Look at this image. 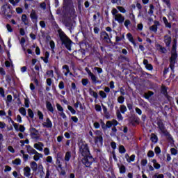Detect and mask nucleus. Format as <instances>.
<instances>
[{
  "mask_svg": "<svg viewBox=\"0 0 178 178\" xmlns=\"http://www.w3.org/2000/svg\"><path fill=\"white\" fill-rule=\"evenodd\" d=\"M19 113H21V115H22V116H26V115H27V111H26V108L24 107H21L19 109Z\"/></svg>",
  "mask_w": 178,
  "mask_h": 178,
  "instance_id": "35",
  "label": "nucleus"
},
{
  "mask_svg": "<svg viewBox=\"0 0 178 178\" xmlns=\"http://www.w3.org/2000/svg\"><path fill=\"white\" fill-rule=\"evenodd\" d=\"M100 124L102 126V129L104 130V131H106L107 128H106V124L102 120H101Z\"/></svg>",
  "mask_w": 178,
  "mask_h": 178,
  "instance_id": "46",
  "label": "nucleus"
},
{
  "mask_svg": "<svg viewBox=\"0 0 178 178\" xmlns=\"http://www.w3.org/2000/svg\"><path fill=\"white\" fill-rule=\"evenodd\" d=\"M159 49L160 51L162 52V54H166V52L168 51V50L166 49L165 47H163L161 44H159Z\"/></svg>",
  "mask_w": 178,
  "mask_h": 178,
  "instance_id": "48",
  "label": "nucleus"
},
{
  "mask_svg": "<svg viewBox=\"0 0 178 178\" xmlns=\"http://www.w3.org/2000/svg\"><path fill=\"white\" fill-rule=\"evenodd\" d=\"M100 37L102 38V40H105L106 42H111V38H109V34L106 33V31H104L100 33Z\"/></svg>",
  "mask_w": 178,
  "mask_h": 178,
  "instance_id": "10",
  "label": "nucleus"
},
{
  "mask_svg": "<svg viewBox=\"0 0 178 178\" xmlns=\"http://www.w3.org/2000/svg\"><path fill=\"white\" fill-rule=\"evenodd\" d=\"M145 67H146L147 70H149V71L154 70V66H152V64L147 65V66H145Z\"/></svg>",
  "mask_w": 178,
  "mask_h": 178,
  "instance_id": "63",
  "label": "nucleus"
},
{
  "mask_svg": "<svg viewBox=\"0 0 178 178\" xmlns=\"http://www.w3.org/2000/svg\"><path fill=\"white\" fill-rule=\"evenodd\" d=\"M24 106L25 108H30V99L24 98Z\"/></svg>",
  "mask_w": 178,
  "mask_h": 178,
  "instance_id": "39",
  "label": "nucleus"
},
{
  "mask_svg": "<svg viewBox=\"0 0 178 178\" xmlns=\"http://www.w3.org/2000/svg\"><path fill=\"white\" fill-rule=\"evenodd\" d=\"M70 158H72V152H67L65 156V161H66V162H69V161H70Z\"/></svg>",
  "mask_w": 178,
  "mask_h": 178,
  "instance_id": "31",
  "label": "nucleus"
},
{
  "mask_svg": "<svg viewBox=\"0 0 178 178\" xmlns=\"http://www.w3.org/2000/svg\"><path fill=\"white\" fill-rule=\"evenodd\" d=\"M115 21L118 22L119 24H123L124 23V17L122 14L118 13L115 17Z\"/></svg>",
  "mask_w": 178,
  "mask_h": 178,
  "instance_id": "9",
  "label": "nucleus"
},
{
  "mask_svg": "<svg viewBox=\"0 0 178 178\" xmlns=\"http://www.w3.org/2000/svg\"><path fill=\"white\" fill-rule=\"evenodd\" d=\"M42 125V127H46V129H52V121H51V119H49V118H47L46 119V122H43Z\"/></svg>",
  "mask_w": 178,
  "mask_h": 178,
  "instance_id": "11",
  "label": "nucleus"
},
{
  "mask_svg": "<svg viewBox=\"0 0 178 178\" xmlns=\"http://www.w3.org/2000/svg\"><path fill=\"white\" fill-rule=\"evenodd\" d=\"M119 111L121 113H122V115H124V113H126V112H127V107H126L125 105H121L120 106Z\"/></svg>",
  "mask_w": 178,
  "mask_h": 178,
  "instance_id": "30",
  "label": "nucleus"
},
{
  "mask_svg": "<svg viewBox=\"0 0 178 178\" xmlns=\"http://www.w3.org/2000/svg\"><path fill=\"white\" fill-rule=\"evenodd\" d=\"M28 116H29L31 119H34V112L33 110H31V108L28 109Z\"/></svg>",
  "mask_w": 178,
  "mask_h": 178,
  "instance_id": "38",
  "label": "nucleus"
},
{
  "mask_svg": "<svg viewBox=\"0 0 178 178\" xmlns=\"http://www.w3.org/2000/svg\"><path fill=\"white\" fill-rule=\"evenodd\" d=\"M30 166L33 172H37V170H38V164H37L35 161H32L30 164Z\"/></svg>",
  "mask_w": 178,
  "mask_h": 178,
  "instance_id": "21",
  "label": "nucleus"
},
{
  "mask_svg": "<svg viewBox=\"0 0 178 178\" xmlns=\"http://www.w3.org/2000/svg\"><path fill=\"white\" fill-rule=\"evenodd\" d=\"M56 108H57V111H58V112H63V107H62V106L59 104H56Z\"/></svg>",
  "mask_w": 178,
  "mask_h": 178,
  "instance_id": "56",
  "label": "nucleus"
},
{
  "mask_svg": "<svg viewBox=\"0 0 178 178\" xmlns=\"http://www.w3.org/2000/svg\"><path fill=\"white\" fill-rule=\"evenodd\" d=\"M90 94H92V96L95 99H98V93L97 92L92 90V89L90 88Z\"/></svg>",
  "mask_w": 178,
  "mask_h": 178,
  "instance_id": "41",
  "label": "nucleus"
},
{
  "mask_svg": "<svg viewBox=\"0 0 178 178\" xmlns=\"http://www.w3.org/2000/svg\"><path fill=\"white\" fill-rule=\"evenodd\" d=\"M10 120L11 121L12 124L13 125L15 129L16 130V131H19V124L17 123H15V121H13V120H12V118H10Z\"/></svg>",
  "mask_w": 178,
  "mask_h": 178,
  "instance_id": "32",
  "label": "nucleus"
},
{
  "mask_svg": "<svg viewBox=\"0 0 178 178\" xmlns=\"http://www.w3.org/2000/svg\"><path fill=\"white\" fill-rule=\"evenodd\" d=\"M163 2L165 3L168 9H172V4L170 3V0H163Z\"/></svg>",
  "mask_w": 178,
  "mask_h": 178,
  "instance_id": "40",
  "label": "nucleus"
},
{
  "mask_svg": "<svg viewBox=\"0 0 178 178\" xmlns=\"http://www.w3.org/2000/svg\"><path fill=\"white\" fill-rule=\"evenodd\" d=\"M82 85L85 87L88 84V79H83L81 81Z\"/></svg>",
  "mask_w": 178,
  "mask_h": 178,
  "instance_id": "60",
  "label": "nucleus"
},
{
  "mask_svg": "<svg viewBox=\"0 0 178 178\" xmlns=\"http://www.w3.org/2000/svg\"><path fill=\"white\" fill-rule=\"evenodd\" d=\"M117 9L119 10L120 13H126V9L123 6H117Z\"/></svg>",
  "mask_w": 178,
  "mask_h": 178,
  "instance_id": "50",
  "label": "nucleus"
},
{
  "mask_svg": "<svg viewBox=\"0 0 178 178\" xmlns=\"http://www.w3.org/2000/svg\"><path fill=\"white\" fill-rule=\"evenodd\" d=\"M79 152L82 156H87V155H91L90 152V147L86 142H81L79 144Z\"/></svg>",
  "mask_w": 178,
  "mask_h": 178,
  "instance_id": "4",
  "label": "nucleus"
},
{
  "mask_svg": "<svg viewBox=\"0 0 178 178\" xmlns=\"http://www.w3.org/2000/svg\"><path fill=\"white\" fill-rule=\"evenodd\" d=\"M49 58V51H46L44 53V57H41V59H42L43 62L45 63H48L49 60H48Z\"/></svg>",
  "mask_w": 178,
  "mask_h": 178,
  "instance_id": "28",
  "label": "nucleus"
},
{
  "mask_svg": "<svg viewBox=\"0 0 178 178\" xmlns=\"http://www.w3.org/2000/svg\"><path fill=\"white\" fill-rule=\"evenodd\" d=\"M94 138L95 144H102L104 143V137L102 136H95Z\"/></svg>",
  "mask_w": 178,
  "mask_h": 178,
  "instance_id": "20",
  "label": "nucleus"
},
{
  "mask_svg": "<svg viewBox=\"0 0 178 178\" xmlns=\"http://www.w3.org/2000/svg\"><path fill=\"white\" fill-rule=\"evenodd\" d=\"M161 94H163V96L167 98V99H169V94L168 93V87L165 86H161Z\"/></svg>",
  "mask_w": 178,
  "mask_h": 178,
  "instance_id": "14",
  "label": "nucleus"
},
{
  "mask_svg": "<svg viewBox=\"0 0 178 178\" xmlns=\"http://www.w3.org/2000/svg\"><path fill=\"white\" fill-rule=\"evenodd\" d=\"M158 25H159V22L155 21L154 25L150 26L149 30H151V31H154V33H156V31H158Z\"/></svg>",
  "mask_w": 178,
  "mask_h": 178,
  "instance_id": "18",
  "label": "nucleus"
},
{
  "mask_svg": "<svg viewBox=\"0 0 178 178\" xmlns=\"http://www.w3.org/2000/svg\"><path fill=\"white\" fill-rule=\"evenodd\" d=\"M111 147L112 149H116V143L115 141L111 142Z\"/></svg>",
  "mask_w": 178,
  "mask_h": 178,
  "instance_id": "64",
  "label": "nucleus"
},
{
  "mask_svg": "<svg viewBox=\"0 0 178 178\" xmlns=\"http://www.w3.org/2000/svg\"><path fill=\"white\" fill-rule=\"evenodd\" d=\"M38 116L40 120H44V114L40 110L38 111Z\"/></svg>",
  "mask_w": 178,
  "mask_h": 178,
  "instance_id": "43",
  "label": "nucleus"
},
{
  "mask_svg": "<svg viewBox=\"0 0 178 178\" xmlns=\"http://www.w3.org/2000/svg\"><path fill=\"white\" fill-rule=\"evenodd\" d=\"M89 168L90 169H92L93 172H97V170H99V163L96 161L95 159V161L92 162V165Z\"/></svg>",
  "mask_w": 178,
  "mask_h": 178,
  "instance_id": "12",
  "label": "nucleus"
},
{
  "mask_svg": "<svg viewBox=\"0 0 178 178\" xmlns=\"http://www.w3.org/2000/svg\"><path fill=\"white\" fill-rule=\"evenodd\" d=\"M152 95H154V92L148 91L147 93H145V99H149V98H151Z\"/></svg>",
  "mask_w": 178,
  "mask_h": 178,
  "instance_id": "34",
  "label": "nucleus"
},
{
  "mask_svg": "<svg viewBox=\"0 0 178 178\" xmlns=\"http://www.w3.org/2000/svg\"><path fill=\"white\" fill-rule=\"evenodd\" d=\"M38 172L39 173H44V166H42V164H40L38 166Z\"/></svg>",
  "mask_w": 178,
  "mask_h": 178,
  "instance_id": "53",
  "label": "nucleus"
},
{
  "mask_svg": "<svg viewBox=\"0 0 178 178\" xmlns=\"http://www.w3.org/2000/svg\"><path fill=\"white\" fill-rule=\"evenodd\" d=\"M118 104H123L124 102V97L123 96H120L118 97V99H117Z\"/></svg>",
  "mask_w": 178,
  "mask_h": 178,
  "instance_id": "45",
  "label": "nucleus"
},
{
  "mask_svg": "<svg viewBox=\"0 0 178 178\" xmlns=\"http://www.w3.org/2000/svg\"><path fill=\"white\" fill-rule=\"evenodd\" d=\"M30 17L32 20H35V23H37V20H38V15H37V13H35L34 10L31 13Z\"/></svg>",
  "mask_w": 178,
  "mask_h": 178,
  "instance_id": "22",
  "label": "nucleus"
},
{
  "mask_svg": "<svg viewBox=\"0 0 178 178\" xmlns=\"http://www.w3.org/2000/svg\"><path fill=\"white\" fill-rule=\"evenodd\" d=\"M154 152L156 154V155H159V154H161V152H162V151L161 150V147H159V146H156L154 148Z\"/></svg>",
  "mask_w": 178,
  "mask_h": 178,
  "instance_id": "44",
  "label": "nucleus"
},
{
  "mask_svg": "<svg viewBox=\"0 0 178 178\" xmlns=\"http://www.w3.org/2000/svg\"><path fill=\"white\" fill-rule=\"evenodd\" d=\"M103 170L104 172H111V170H112V167H111V165L107 163L103 165Z\"/></svg>",
  "mask_w": 178,
  "mask_h": 178,
  "instance_id": "27",
  "label": "nucleus"
},
{
  "mask_svg": "<svg viewBox=\"0 0 178 178\" xmlns=\"http://www.w3.org/2000/svg\"><path fill=\"white\" fill-rule=\"evenodd\" d=\"M95 159H94L91 154L83 156V158L82 159V163L86 166V168H91Z\"/></svg>",
  "mask_w": 178,
  "mask_h": 178,
  "instance_id": "5",
  "label": "nucleus"
},
{
  "mask_svg": "<svg viewBox=\"0 0 178 178\" xmlns=\"http://www.w3.org/2000/svg\"><path fill=\"white\" fill-rule=\"evenodd\" d=\"M156 124L157 128L159 129V134H161V136L166 137V140L168 141V143H170V144H175V139L173 138L172 134H170V132H169V131H168V129H166L163 121L161 119H159L157 120Z\"/></svg>",
  "mask_w": 178,
  "mask_h": 178,
  "instance_id": "1",
  "label": "nucleus"
},
{
  "mask_svg": "<svg viewBox=\"0 0 178 178\" xmlns=\"http://www.w3.org/2000/svg\"><path fill=\"white\" fill-rule=\"evenodd\" d=\"M135 159H136V155L135 154H132L129 157V159L128 160V163H131V162H134Z\"/></svg>",
  "mask_w": 178,
  "mask_h": 178,
  "instance_id": "55",
  "label": "nucleus"
},
{
  "mask_svg": "<svg viewBox=\"0 0 178 178\" xmlns=\"http://www.w3.org/2000/svg\"><path fill=\"white\" fill-rule=\"evenodd\" d=\"M99 94L100 97L103 98V99H105V98H106V93H105V92H104L103 90H100L99 92Z\"/></svg>",
  "mask_w": 178,
  "mask_h": 178,
  "instance_id": "52",
  "label": "nucleus"
},
{
  "mask_svg": "<svg viewBox=\"0 0 178 178\" xmlns=\"http://www.w3.org/2000/svg\"><path fill=\"white\" fill-rule=\"evenodd\" d=\"M34 148L35 149H38V151H42V147H44V143L40 142L39 143H35L33 145Z\"/></svg>",
  "mask_w": 178,
  "mask_h": 178,
  "instance_id": "23",
  "label": "nucleus"
},
{
  "mask_svg": "<svg viewBox=\"0 0 178 178\" xmlns=\"http://www.w3.org/2000/svg\"><path fill=\"white\" fill-rule=\"evenodd\" d=\"M58 33L60 41L61 42L62 47H65L67 51H72V45H73V41H72V40H70L69 37L66 35V33L62 31V29H59L58 30Z\"/></svg>",
  "mask_w": 178,
  "mask_h": 178,
  "instance_id": "3",
  "label": "nucleus"
},
{
  "mask_svg": "<svg viewBox=\"0 0 178 178\" xmlns=\"http://www.w3.org/2000/svg\"><path fill=\"white\" fill-rule=\"evenodd\" d=\"M113 126V123H112V121H107L106 123V129H111Z\"/></svg>",
  "mask_w": 178,
  "mask_h": 178,
  "instance_id": "51",
  "label": "nucleus"
},
{
  "mask_svg": "<svg viewBox=\"0 0 178 178\" xmlns=\"http://www.w3.org/2000/svg\"><path fill=\"white\" fill-rule=\"evenodd\" d=\"M64 9H72L73 6V0H63Z\"/></svg>",
  "mask_w": 178,
  "mask_h": 178,
  "instance_id": "8",
  "label": "nucleus"
},
{
  "mask_svg": "<svg viewBox=\"0 0 178 178\" xmlns=\"http://www.w3.org/2000/svg\"><path fill=\"white\" fill-rule=\"evenodd\" d=\"M118 166L119 168L120 173V175H124L126 173V166L122 164H118Z\"/></svg>",
  "mask_w": 178,
  "mask_h": 178,
  "instance_id": "25",
  "label": "nucleus"
},
{
  "mask_svg": "<svg viewBox=\"0 0 178 178\" xmlns=\"http://www.w3.org/2000/svg\"><path fill=\"white\" fill-rule=\"evenodd\" d=\"M158 136H156V134H151V137H150V140L152 141V143H154V144H156V143H158Z\"/></svg>",
  "mask_w": 178,
  "mask_h": 178,
  "instance_id": "26",
  "label": "nucleus"
},
{
  "mask_svg": "<svg viewBox=\"0 0 178 178\" xmlns=\"http://www.w3.org/2000/svg\"><path fill=\"white\" fill-rule=\"evenodd\" d=\"M58 88L60 90H63V88H65V83L63 81H60L59 84H58Z\"/></svg>",
  "mask_w": 178,
  "mask_h": 178,
  "instance_id": "58",
  "label": "nucleus"
},
{
  "mask_svg": "<svg viewBox=\"0 0 178 178\" xmlns=\"http://www.w3.org/2000/svg\"><path fill=\"white\" fill-rule=\"evenodd\" d=\"M107 105L108 108L112 111L115 107V104L113 102H108Z\"/></svg>",
  "mask_w": 178,
  "mask_h": 178,
  "instance_id": "54",
  "label": "nucleus"
},
{
  "mask_svg": "<svg viewBox=\"0 0 178 178\" xmlns=\"http://www.w3.org/2000/svg\"><path fill=\"white\" fill-rule=\"evenodd\" d=\"M13 164L19 166V165H22V160L19 158L15 159V160L13 161Z\"/></svg>",
  "mask_w": 178,
  "mask_h": 178,
  "instance_id": "37",
  "label": "nucleus"
},
{
  "mask_svg": "<svg viewBox=\"0 0 178 178\" xmlns=\"http://www.w3.org/2000/svg\"><path fill=\"white\" fill-rule=\"evenodd\" d=\"M127 38H128L129 41L131 42V44H133L134 47H136L137 45V43H136V41H134V38L133 37V35H131V33H127Z\"/></svg>",
  "mask_w": 178,
  "mask_h": 178,
  "instance_id": "16",
  "label": "nucleus"
},
{
  "mask_svg": "<svg viewBox=\"0 0 178 178\" xmlns=\"http://www.w3.org/2000/svg\"><path fill=\"white\" fill-rule=\"evenodd\" d=\"M46 108L49 112L54 113V106H52V104L50 102H46Z\"/></svg>",
  "mask_w": 178,
  "mask_h": 178,
  "instance_id": "19",
  "label": "nucleus"
},
{
  "mask_svg": "<svg viewBox=\"0 0 178 178\" xmlns=\"http://www.w3.org/2000/svg\"><path fill=\"white\" fill-rule=\"evenodd\" d=\"M31 131H34V132H31V137L32 138H35V140H38L40 138V136L37 135V133H38V130L35 128H31L30 129Z\"/></svg>",
  "mask_w": 178,
  "mask_h": 178,
  "instance_id": "13",
  "label": "nucleus"
},
{
  "mask_svg": "<svg viewBox=\"0 0 178 178\" xmlns=\"http://www.w3.org/2000/svg\"><path fill=\"white\" fill-rule=\"evenodd\" d=\"M153 178H165V175L163 174H159V175H154L153 176Z\"/></svg>",
  "mask_w": 178,
  "mask_h": 178,
  "instance_id": "62",
  "label": "nucleus"
},
{
  "mask_svg": "<svg viewBox=\"0 0 178 178\" xmlns=\"http://www.w3.org/2000/svg\"><path fill=\"white\" fill-rule=\"evenodd\" d=\"M163 42L165 44L166 48H170V44H172V37L169 35H164Z\"/></svg>",
  "mask_w": 178,
  "mask_h": 178,
  "instance_id": "7",
  "label": "nucleus"
},
{
  "mask_svg": "<svg viewBox=\"0 0 178 178\" xmlns=\"http://www.w3.org/2000/svg\"><path fill=\"white\" fill-rule=\"evenodd\" d=\"M24 175L26 176V177H30V176H31V168H30V167L26 166L24 168Z\"/></svg>",
  "mask_w": 178,
  "mask_h": 178,
  "instance_id": "15",
  "label": "nucleus"
},
{
  "mask_svg": "<svg viewBox=\"0 0 178 178\" xmlns=\"http://www.w3.org/2000/svg\"><path fill=\"white\" fill-rule=\"evenodd\" d=\"M177 39H173L172 48L171 49V56L169 58V67L171 70L172 73H175V65L177 62Z\"/></svg>",
  "mask_w": 178,
  "mask_h": 178,
  "instance_id": "2",
  "label": "nucleus"
},
{
  "mask_svg": "<svg viewBox=\"0 0 178 178\" xmlns=\"http://www.w3.org/2000/svg\"><path fill=\"white\" fill-rule=\"evenodd\" d=\"M26 151L28 154H30L31 155H34L35 153L37 152L35 149L31 147L30 145H26Z\"/></svg>",
  "mask_w": 178,
  "mask_h": 178,
  "instance_id": "17",
  "label": "nucleus"
},
{
  "mask_svg": "<svg viewBox=\"0 0 178 178\" xmlns=\"http://www.w3.org/2000/svg\"><path fill=\"white\" fill-rule=\"evenodd\" d=\"M67 109L72 115H76V110H74L72 106H67Z\"/></svg>",
  "mask_w": 178,
  "mask_h": 178,
  "instance_id": "47",
  "label": "nucleus"
},
{
  "mask_svg": "<svg viewBox=\"0 0 178 178\" xmlns=\"http://www.w3.org/2000/svg\"><path fill=\"white\" fill-rule=\"evenodd\" d=\"M171 155H177V149L175 148L170 149Z\"/></svg>",
  "mask_w": 178,
  "mask_h": 178,
  "instance_id": "61",
  "label": "nucleus"
},
{
  "mask_svg": "<svg viewBox=\"0 0 178 178\" xmlns=\"http://www.w3.org/2000/svg\"><path fill=\"white\" fill-rule=\"evenodd\" d=\"M94 70L97 72L98 74H101V73H102V72H104L102 68L98 67H95Z\"/></svg>",
  "mask_w": 178,
  "mask_h": 178,
  "instance_id": "57",
  "label": "nucleus"
},
{
  "mask_svg": "<svg viewBox=\"0 0 178 178\" xmlns=\"http://www.w3.org/2000/svg\"><path fill=\"white\" fill-rule=\"evenodd\" d=\"M44 155H46V156L49 155V154H51V152L49 151V148L45 147V148L44 149Z\"/></svg>",
  "mask_w": 178,
  "mask_h": 178,
  "instance_id": "59",
  "label": "nucleus"
},
{
  "mask_svg": "<svg viewBox=\"0 0 178 178\" xmlns=\"http://www.w3.org/2000/svg\"><path fill=\"white\" fill-rule=\"evenodd\" d=\"M147 156L148 158H154V156H155V153L154 152V151L149 150L147 152Z\"/></svg>",
  "mask_w": 178,
  "mask_h": 178,
  "instance_id": "49",
  "label": "nucleus"
},
{
  "mask_svg": "<svg viewBox=\"0 0 178 178\" xmlns=\"http://www.w3.org/2000/svg\"><path fill=\"white\" fill-rule=\"evenodd\" d=\"M33 159L34 161H35L36 162L38 161H40V158H43L44 155L41 153H38V152L36 151V152L33 154Z\"/></svg>",
  "mask_w": 178,
  "mask_h": 178,
  "instance_id": "24",
  "label": "nucleus"
},
{
  "mask_svg": "<svg viewBox=\"0 0 178 178\" xmlns=\"http://www.w3.org/2000/svg\"><path fill=\"white\" fill-rule=\"evenodd\" d=\"M116 116L118 120H123V116L122 115V113H120V110L116 111Z\"/></svg>",
  "mask_w": 178,
  "mask_h": 178,
  "instance_id": "36",
  "label": "nucleus"
},
{
  "mask_svg": "<svg viewBox=\"0 0 178 178\" xmlns=\"http://www.w3.org/2000/svg\"><path fill=\"white\" fill-rule=\"evenodd\" d=\"M119 152H120V154H125L126 153V148L124 147V146L120 145Z\"/></svg>",
  "mask_w": 178,
  "mask_h": 178,
  "instance_id": "42",
  "label": "nucleus"
},
{
  "mask_svg": "<svg viewBox=\"0 0 178 178\" xmlns=\"http://www.w3.org/2000/svg\"><path fill=\"white\" fill-rule=\"evenodd\" d=\"M22 22H24L25 26H29V19L27 18V15L26 14H23L22 15Z\"/></svg>",
  "mask_w": 178,
  "mask_h": 178,
  "instance_id": "29",
  "label": "nucleus"
},
{
  "mask_svg": "<svg viewBox=\"0 0 178 178\" xmlns=\"http://www.w3.org/2000/svg\"><path fill=\"white\" fill-rule=\"evenodd\" d=\"M86 70L88 74V76L90 77L91 80H92V83L93 84H100L101 81L98 80V78L97 77V76H95L94 74V73L91 72V70H90L88 68H86Z\"/></svg>",
  "mask_w": 178,
  "mask_h": 178,
  "instance_id": "6",
  "label": "nucleus"
},
{
  "mask_svg": "<svg viewBox=\"0 0 178 178\" xmlns=\"http://www.w3.org/2000/svg\"><path fill=\"white\" fill-rule=\"evenodd\" d=\"M50 48L51 49L52 54H55V42L54 40H51L49 42Z\"/></svg>",
  "mask_w": 178,
  "mask_h": 178,
  "instance_id": "33",
  "label": "nucleus"
}]
</instances>
